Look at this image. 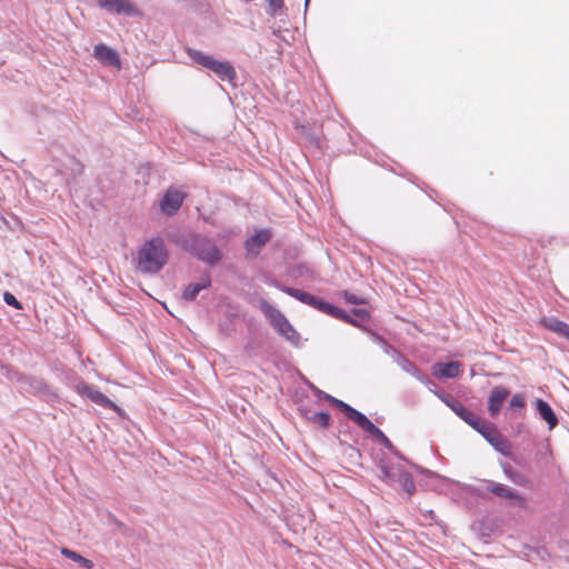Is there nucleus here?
Here are the masks:
<instances>
[{
    "label": "nucleus",
    "instance_id": "7ed1b4c3",
    "mask_svg": "<svg viewBox=\"0 0 569 569\" xmlns=\"http://www.w3.org/2000/svg\"><path fill=\"white\" fill-rule=\"evenodd\" d=\"M336 406L355 423H357L362 430L377 438L386 446H390V440L386 437V435L375 426L363 413L356 410L348 403L341 400H335Z\"/></svg>",
    "mask_w": 569,
    "mask_h": 569
},
{
    "label": "nucleus",
    "instance_id": "c85d7f7f",
    "mask_svg": "<svg viewBox=\"0 0 569 569\" xmlns=\"http://www.w3.org/2000/svg\"><path fill=\"white\" fill-rule=\"evenodd\" d=\"M3 300L8 306H11L16 309H22L21 302L9 291L3 293Z\"/></svg>",
    "mask_w": 569,
    "mask_h": 569
},
{
    "label": "nucleus",
    "instance_id": "bb28decb",
    "mask_svg": "<svg viewBox=\"0 0 569 569\" xmlns=\"http://www.w3.org/2000/svg\"><path fill=\"white\" fill-rule=\"evenodd\" d=\"M283 291L286 293H288L289 296L298 299L299 301H301L303 303L306 302V298L308 296V292L299 290V289H295V288H284Z\"/></svg>",
    "mask_w": 569,
    "mask_h": 569
},
{
    "label": "nucleus",
    "instance_id": "4be33fe9",
    "mask_svg": "<svg viewBox=\"0 0 569 569\" xmlns=\"http://www.w3.org/2000/svg\"><path fill=\"white\" fill-rule=\"evenodd\" d=\"M322 312L329 315V316H332L335 318H338V319H342V320H346V321H350L349 319V316L341 309L335 307L333 305H330L328 302L325 303V306L322 307Z\"/></svg>",
    "mask_w": 569,
    "mask_h": 569
},
{
    "label": "nucleus",
    "instance_id": "c9c22d12",
    "mask_svg": "<svg viewBox=\"0 0 569 569\" xmlns=\"http://www.w3.org/2000/svg\"><path fill=\"white\" fill-rule=\"evenodd\" d=\"M510 479H511L513 482H517V479H516L513 476H510Z\"/></svg>",
    "mask_w": 569,
    "mask_h": 569
},
{
    "label": "nucleus",
    "instance_id": "dca6fc26",
    "mask_svg": "<svg viewBox=\"0 0 569 569\" xmlns=\"http://www.w3.org/2000/svg\"><path fill=\"white\" fill-rule=\"evenodd\" d=\"M260 306L277 330L288 321L279 310L270 306L267 301H261Z\"/></svg>",
    "mask_w": 569,
    "mask_h": 569
},
{
    "label": "nucleus",
    "instance_id": "c756f323",
    "mask_svg": "<svg viewBox=\"0 0 569 569\" xmlns=\"http://www.w3.org/2000/svg\"><path fill=\"white\" fill-rule=\"evenodd\" d=\"M267 2L271 14H277L284 8V0H267Z\"/></svg>",
    "mask_w": 569,
    "mask_h": 569
},
{
    "label": "nucleus",
    "instance_id": "423d86ee",
    "mask_svg": "<svg viewBox=\"0 0 569 569\" xmlns=\"http://www.w3.org/2000/svg\"><path fill=\"white\" fill-rule=\"evenodd\" d=\"M196 254L199 259L213 264L220 260V252L217 247L208 239L196 240Z\"/></svg>",
    "mask_w": 569,
    "mask_h": 569
},
{
    "label": "nucleus",
    "instance_id": "9d476101",
    "mask_svg": "<svg viewBox=\"0 0 569 569\" xmlns=\"http://www.w3.org/2000/svg\"><path fill=\"white\" fill-rule=\"evenodd\" d=\"M509 395V390L502 386L495 387L491 390L488 399V410L492 417H496L500 412Z\"/></svg>",
    "mask_w": 569,
    "mask_h": 569
},
{
    "label": "nucleus",
    "instance_id": "72a5a7b5",
    "mask_svg": "<svg viewBox=\"0 0 569 569\" xmlns=\"http://www.w3.org/2000/svg\"><path fill=\"white\" fill-rule=\"evenodd\" d=\"M419 372H420V371H419L415 366H412V373H413V375H418Z\"/></svg>",
    "mask_w": 569,
    "mask_h": 569
},
{
    "label": "nucleus",
    "instance_id": "20e7f679",
    "mask_svg": "<svg viewBox=\"0 0 569 569\" xmlns=\"http://www.w3.org/2000/svg\"><path fill=\"white\" fill-rule=\"evenodd\" d=\"M486 489L491 495L508 500L515 507L521 509L528 508L527 498L503 483L490 481Z\"/></svg>",
    "mask_w": 569,
    "mask_h": 569
},
{
    "label": "nucleus",
    "instance_id": "2eb2a0df",
    "mask_svg": "<svg viewBox=\"0 0 569 569\" xmlns=\"http://www.w3.org/2000/svg\"><path fill=\"white\" fill-rule=\"evenodd\" d=\"M475 430L481 433L496 448H498V446L502 442V438L498 430L493 426L487 423L485 420Z\"/></svg>",
    "mask_w": 569,
    "mask_h": 569
},
{
    "label": "nucleus",
    "instance_id": "f03ea898",
    "mask_svg": "<svg viewBox=\"0 0 569 569\" xmlns=\"http://www.w3.org/2000/svg\"><path fill=\"white\" fill-rule=\"evenodd\" d=\"M188 56L198 64L214 72L222 80L232 81L237 73L233 66L228 61H218L212 56L206 54L196 49H188Z\"/></svg>",
    "mask_w": 569,
    "mask_h": 569
},
{
    "label": "nucleus",
    "instance_id": "473e14b6",
    "mask_svg": "<svg viewBox=\"0 0 569 569\" xmlns=\"http://www.w3.org/2000/svg\"><path fill=\"white\" fill-rule=\"evenodd\" d=\"M325 303H326V301H323V300H321V299H319V298H318V300H317V303H316V307H315V308L321 311V310H322V307L325 306Z\"/></svg>",
    "mask_w": 569,
    "mask_h": 569
},
{
    "label": "nucleus",
    "instance_id": "cd10ccee",
    "mask_svg": "<svg viewBox=\"0 0 569 569\" xmlns=\"http://www.w3.org/2000/svg\"><path fill=\"white\" fill-rule=\"evenodd\" d=\"M511 409H522L526 406L525 397L521 393H516L509 403Z\"/></svg>",
    "mask_w": 569,
    "mask_h": 569
},
{
    "label": "nucleus",
    "instance_id": "0eeeda50",
    "mask_svg": "<svg viewBox=\"0 0 569 569\" xmlns=\"http://www.w3.org/2000/svg\"><path fill=\"white\" fill-rule=\"evenodd\" d=\"M379 469L382 473V480L391 487H397V483L403 472L405 467L398 462H390L381 460Z\"/></svg>",
    "mask_w": 569,
    "mask_h": 569
},
{
    "label": "nucleus",
    "instance_id": "7c9ffc66",
    "mask_svg": "<svg viewBox=\"0 0 569 569\" xmlns=\"http://www.w3.org/2000/svg\"><path fill=\"white\" fill-rule=\"evenodd\" d=\"M317 300H318V298L316 296H312V295L308 293L305 303L315 308L316 303H317Z\"/></svg>",
    "mask_w": 569,
    "mask_h": 569
},
{
    "label": "nucleus",
    "instance_id": "5701e85b",
    "mask_svg": "<svg viewBox=\"0 0 569 569\" xmlns=\"http://www.w3.org/2000/svg\"><path fill=\"white\" fill-rule=\"evenodd\" d=\"M308 419L322 428H327L330 422V416L327 412H315Z\"/></svg>",
    "mask_w": 569,
    "mask_h": 569
},
{
    "label": "nucleus",
    "instance_id": "6e6552de",
    "mask_svg": "<svg viewBox=\"0 0 569 569\" xmlns=\"http://www.w3.org/2000/svg\"><path fill=\"white\" fill-rule=\"evenodd\" d=\"M184 194L176 188H169L161 201V210L166 214L176 213L181 207Z\"/></svg>",
    "mask_w": 569,
    "mask_h": 569
},
{
    "label": "nucleus",
    "instance_id": "f3484780",
    "mask_svg": "<svg viewBox=\"0 0 569 569\" xmlns=\"http://www.w3.org/2000/svg\"><path fill=\"white\" fill-rule=\"evenodd\" d=\"M211 283V280H210V277L209 276H204L201 278L200 282L199 283H194V284H189L183 293H182V298L184 300H188V301H191V300H194L197 295L208 288Z\"/></svg>",
    "mask_w": 569,
    "mask_h": 569
},
{
    "label": "nucleus",
    "instance_id": "aec40b11",
    "mask_svg": "<svg viewBox=\"0 0 569 569\" xmlns=\"http://www.w3.org/2000/svg\"><path fill=\"white\" fill-rule=\"evenodd\" d=\"M395 488L405 491L409 497L415 493L416 485L413 478L411 473L406 470V468L403 469V472L397 483V487Z\"/></svg>",
    "mask_w": 569,
    "mask_h": 569
},
{
    "label": "nucleus",
    "instance_id": "412c9836",
    "mask_svg": "<svg viewBox=\"0 0 569 569\" xmlns=\"http://www.w3.org/2000/svg\"><path fill=\"white\" fill-rule=\"evenodd\" d=\"M61 553L64 557L71 559L72 561L79 563L81 567H83L86 569L93 568V562L90 559L82 557L81 555H79L78 552H76L69 548H62Z\"/></svg>",
    "mask_w": 569,
    "mask_h": 569
},
{
    "label": "nucleus",
    "instance_id": "4c0bfd02",
    "mask_svg": "<svg viewBox=\"0 0 569 569\" xmlns=\"http://www.w3.org/2000/svg\"><path fill=\"white\" fill-rule=\"evenodd\" d=\"M510 479H511L513 482H517V479H516L513 476H510Z\"/></svg>",
    "mask_w": 569,
    "mask_h": 569
},
{
    "label": "nucleus",
    "instance_id": "ddd939ff",
    "mask_svg": "<svg viewBox=\"0 0 569 569\" xmlns=\"http://www.w3.org/2000/svg\"><path fill=\"white\" fill-rule=\"evenodd\" d=\"M271 233L269 230H260L249 238L246 242L248 252L257 254L260 249L270 240Z\"/></svg>",
    "mask_w": 569,
    "mask_h": 569
},
{
    "label": "nucleus",
    "instance_id": "9b49d317",
    "mask_svg": "<svg viewBox=\"0 0 569 569\" xmlns=\"http://www.w3.org/2000/svg\"><path fill=\"white\" fill-rule=\"evenodd\" d=\"M461 373V365L458 361L438 362L432 367V375L436 378H456Z\"/></svg>",
    "mask_w": 569,
    "mask_h": 569
},
{
    "label": "nucleus",
    "instance_id": "f257e3e1",
    "mask_svg": "<svg viewBox=\"0 0 569 569\" xmlns=\"http://www.w3.org/2000/svg\"><path fill=\"white\" fill-rule=\"evenodd\" d=\"M169 251L161 238L142 243L136 254V268L144 274L158 273L168 262Z\"/></svg>",
    "mask_w": 569,
    "mask_h": 569
},
{
    "label": "nucleus",
    "instance_id": "6ab92c4d",
    "mask_svg": "<svg viewBox=\"0 0 569 569\" xmlns=\"http://www.w3.org/2000/svg\"><path fill=\"white\" fill-rule=\"evenodd\" d=\"M453 410L465 422H467L473 429L478 428L483 421V419L478 415L462 406L455 407Z\"/></svg>",
    "mask_w": 569,
    "mask_h": 569
},
{
    "label": "nucleus",
    "instance_id": "393cba45",
    "mask_svg": "<svg viewBox=\"0 0 569 569\" xmlns=\"http://www.w3.org/2000/svg\"><path fill=\"white\" fill-rule=\"evenodd\" d=\"M278 331L283 335L289 340L298 339V333L293 329V327L290 325L289 321H287L283 326H281Z\"/></svg>",
    "mask_w": 569,
    "mask_h": 569
},
{
    "label": "nucleus",
    "instance_id": "f8f14e48",
    "mask_svg": "<svg viewBox=\"0 0 569 569\" xmlns=\"http://www.w3.org/2000/svg\"><path fill=\"white\" fill-rule=\"evenodd\" d=\"M539 323L543 328L569 341V323L563 322L556 317H543L540 319Z\"/></svg>",
    "mask_w": 569,
    "mask_h": 569
},
{
    "label": "nucleus",
    "instance_id": "1a4fd4ad",
    "mask_svg": "<svg viewBox=\"0 0 569 569\" xmlns=\"http://www.w3.org/2000/svg\"><path fill=\"white\" fill-rule=\"evenodd\" d=\"M93 56L106 66L114 67L117 70L121 69L119 54L106 44H97L93 49Z\"/></svg>",
    "mask_w": 569,
    "mask_h": 569
},
{
    "label": "nucleus",
    "instance_id": "a878e982",
    "mask_svg": "<svg viewBox=\"0 0 569 569\" xmlns=\"http://www.w3.org/2000/svg\"><path fill=\"white\" fill-rule=\"evenodd\" d=\"M283 291L286 293H288L289 296L298 299L299 301H301L303 303L306 302V298L308 296V292L299 290V289H295V288H284Z\"/></svg>",
    "mask_w": 569,
    "mask_h": 569
},
{
    "label": "nucleus",
    "instance_id": "e433bc0d",
    "mask_svg": "<svg viewBox=\"0 0 569 569\" xmlns=\"http://www.w3.org/2000/svg\"><path fill=\"white\" fill-rule=\"evenodd\" d=\"M510 479H511L513 482H517V479H516L513 476H510Z\"/></svg>",
    "mask_w": 569,
    "mask_h": 569
},
{
    "label": "nucleus",
    "instance_id": "b1692460",
    "mask_svg": "<svg viewBox=\"0 0 569 569\" xmlns=\"http://www.w3.org/2000/svg\"><path fill=\"white\" fill-rule=\"evenodd\" d=\"M340 296L345 299L346 302L352 303V305H363L366 303V299L362 297H359L355 293H351L347 290H343L340 292Z\"/></svg>",
    "mask_w": 569,
    "mask_h": 569
},
{
    "label": "nucleus",
    "instance_id": "2f4dec72",
    "mask_svg": "<svg viewBox=\"0 0 569 569\" xmlns=\"http://www.w3.org/2000/svg\"><path fill=\"white\" fill-rule=\"evenodd\" d=\"M317 300H318V298L316 296H312V295L308 293L305 303L315 308L316 303H317Z\"/></svg>",
    "mask_w": 569,
    "mask_h": 569
},
{
    "label": "nucleus",
    "instance_id": "a211bd4d",
    "mask_svg": "<svg viewBox=\"0 0 569 569\" xmlns=\"http://www.w3.org/2000/svg\"><path fill=\"white\" fill-rule=\"evenodd\" d=\"M537 410L540 415V417L546 420V422L549 425V428L552 429L557 426L558 419L556 415L553 413L551 407L542 399L537 400Z\"/></svg>",
    "mask_w": 569,
    "mask_h": 569
},
{
    "label": "nucleus",
    "instance_id": "39448f33",
    "mask_svg": "<svg viewBox=\"0 0 569 569\" xmlns=\"http://www.w3.org/2000/svg\"><path fill=\"white\" fill-rule=\"evenodd\" d=\"M77 392L88 397L92 402L103 407L111 409L116 411L118 415L122 416V409L117 406L113 401H111L107 396H104L102 392L93 389L86 382H79L76 387Z\"/></svg>",
    "mask_w": 569,
    "mask_h": 569
},
{
    "label": "nucleus",
    "instance_id": "4468645a",
    "mask_svg": "<svg viewBox=\"0 0 569 569\" xmlns=\"http://www.w3.org/2000/svg\"><path fill=\"white\" fill-rule=\"evenodd\" d=\"M99 4L110 11H116L117 13H127L133 14L136 13V9L131 4L129 0H98Z\"/></svg>",
    "mask_w": 569,
    "mask_h": 569
},
{
    "label": "nucleus",
    "instance_id": "f704fd0d",
    "mask_svg": "<svg viewBox=\"0 0 569 569\" xmlns=\"http://www.w3.org/2000/svg\"><path fill=\"white\" fill-rule=\"evenodd\" d=\"M510 479H511L513 482H517V479H516L513 476H510Z\"/></svg>",
    "mask_w": 569,
    "mask_h": 569
}]
</instances>
